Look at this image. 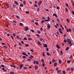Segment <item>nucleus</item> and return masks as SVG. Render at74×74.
<instances>
[{
    "label": "nucleus",
    "instance_id": "55",
    "mask_svg": "<svg viewBox=\"0 0 74 74\" xmlns=\"http://www.w3.org/2000/svg\"><path fill=\"white\" fill-rule=\"evenodd\" d=\"M1 67H4V65H1Z\"/></svg>",
    "mask_w": 74,
    "mask_h": 74
},
{
    "label": "nucleus",
    "instance_id": "29",
    "mask_svg": "<svg viewBox=\"0 0 74 74\" xmlns=\"http://www.w3.org/2000/svg\"><path fill=\"white\" fill-rule=\"evenodd\" d=\"M69 47H67L66 49V51H68L69 50Z\"/></svg>",
    "mask_w": 74,
    "mask_h": 74
},
{
    "label": "nucleus",
    "instance_id": "45",
    "mask_svg": "<svg viewBox=\"0 0 74 74\" xmlns=\"http://www.w3.org/2000/svg\"><path fill=\"white\" fill-rule=\"evenodd\" d=\"M67 63H70V60H68L67 61Z\"/></svg>",
    "mask_w": 74,
    "mask_h": 74
},
{
    "label": "nucleus",
    "instance_id": "25",
    "mask_svg": "<svg viewBox=\"0 0 74 74\" xmlns=\"http://www.w3.org/2000/svg\"><path fill=\"white\" fill-rule=\"evenodd\" d=\"M36 36H38V37H40V36L38 34H36Z\"/></svg>",
    "mask_w": 74,
    "mask_h": 74
},
{
    "label": "nucleus",
    "instance_id": "2",
    "mask_svg": "<svg viewBox=\"0 0 74 74\" xmlns=\"http://www.w3.org/2000/svg\"><path fill=\"white\" fill-rule=\"evenodd\" d=\"M34 64H36H36H39V62L37 61H36L34 60Z\"/></svg>",
    "mask_w": 74,
    "mask_h": 74
},
{
    "label": "nucleus",
    "instance_id": "53",
    "mask_svg": "<svg viewBox=\"0 0 74 74\" xmlns=\"http://www.w3.org/2000/svg\"><path fill=\"white\" fill-rule=\"evenodd\" d=\"M52 61L53 62H55V60L54 59H53Z\"/></svg>",
    "mask_w": 74,
    "mask_h": 74
},
{
    "label": "nucleus",
    "instance_id": "47",
    "mask_svg": "<svg viewBox=\"0 0 74 74\" xmlns=\"http://www.w3.org/2000/svg\"><path fill=\"white\" fill-rule=\"evenodd\" d=\"M66 70H67V71H69V70H70V68H68L66 69Z\"/></svg>",
    "mask_w": 74,
    "mask_h": 74
},
{
    "label": "nucleus",
    "instance_id": "64",
    "mask_svg": "<svg viewBox=\"0 0 74 74\" xmlns=\"http://www.w3.org/2000/svg\"><path fill=\"white\" fill-rule=\"evenodd\" d=\"M13 22H14V23H16V21H13Z\"/></svg>",
    "mask_w": 74,
    "mask_h": 74
},
{
    "label": "nucleus",
    "instance_id": "28",
    "mask_svg": "<svg viewBox=\"0 0 74 74\" xmlns=\"http://www.w3.org/2000/svg\"><path fill=\"white\" fill-rule=\"evenodd\" d=\"M10 74H14V73L13 72H10Z\"/></svg>",
    "mask_w": 74,
    "mask_h": 74
},
{
    "label": "nucleus",
    "instance_id": "16",
    "mask_svg": "<svg viewBox=\"0 0 74 74\" xmlns=\"http://www.w3.org/2000/svg\"><path fill=\"white\" fill-rule=\"evenodd\" d=\"M20 26H23V24L22 23H20L19 24Z\"/></svg>",
    "mask_w": 74,
    "mask_h": 74
},
{
    "label": "nucleus",
    "instance_id": "63",
    "mask_svg": "<svg viewBox=\"0 0 74 74\" xmlns=\"http://www.w3.org/2000/svg\"><path fill=\"white\" fill-rule=\"evenodd\" d=\"M3 71H4V72H6V70L5 69V70H3Z\"/></svg>",
    "mask_w": 74,
    "mask_h": 74
},
{
    "label": "nucleus",
    "instance_id": "58",
    "mask_svg": "<svg viewBox=\"0 0 74 74\" xmlns=\"http://www.w3.org/2000/svg\"><path fill=\"white\" fill-rule=\"evenodd\" d=\"M59 8H60L58 6L57 7V10H59Z\"/></svg>",
    "mask_w": 74,
    "mask_h": 74
},
{
    "label": "nucleus",
    "instance_id": "40",
    "mask_svg": "<svg viewBox=\"0 0 74 74\" xmlns=\"http://www.w3.org/2000/svg\"><path fill=\"white\" fill-rule=\"evenodd\" d=\"M25 46L26 47H29V45H28V44H27L25 45Z\"/></svg>",
    "mask_w": 74,
    "mask_h": 74
},
{
    "label": "nucleus",
    "instance_id": "60",
    "mask_svg": "<svg viewBox=\"0 0 74 74\" xmlns=\"http://www.w3.org/2000/svg\"><path fill=\"white\" fill-rule=\"evenodd\" d=\"M72 13L73 14V15H74V11H73L72 12Z\"/></svg>",
    "mask_w": 74,
    "mask_h": 74
},
{
    "label": "nucleus",
    "instance_id": "34",
    "mask_svg": "<svg viewBox=\"0 0 74 74\" xmlns=\"http://www.w3.org/2000/svg\"><path fill=\"white\" fill-rule=\"evenodd\" d=\"M66 7H69V4H68L67 3L66 4Z\"/></svg>",
    "mask_w": 74,
    "mask_h": 74
},
{
    "label": "nucleus",
    "instance_id": "5",
    "mask_svg": "<svg viewBox=\"0 0 74 74\" xmlns=\"http://www.w3.org/2000/svg\"><path fill=\"white\" fill-rule=\"evenodd\" d=\"M66 31L67 32H71V29L70 28H69V29H67Z\"/></svg>",
    "mask_w": 74,
    "mask_h": 74
},
{
    "label": "nucleus",
    "instance_id": "22",
    "mask_svg": "<svg viewBox=\"0 0 74 74\" xmlns=\"http://www.w3.org/2000/svg\"><path fill=\"white\" fill-rule=\"evenodd\" d=\"M35 24L36 25V26H38V23L37 22H35Z\"/></svg>",
    "mask_w": 74,
    "mask_h": 74
},
{
    "label": "nucleus",
    "instance_id": "3",
    "mask_svg": "<svg viewBox=\"0 0 74 74\" xmlns=\"http://www.w3.org/2000/svg\"><path fill=\"white\" fill-rule=\"evenodd\" d=\"M43 47H45V48H47L48 46H47V44L44 43L43 45Z\"/></svg>",
    "mask_w": 74,
    "mask_h": 74
},
{
    "label": "nucleus",
    "instance_id": "56",
    "mask_svg": "<svg viewBox=\"0 0 74 74\" xmlns=\"http://www.w3.org/2000/svg\"><path fill=\"white\" fill-rule=\"evenodd\" d=\"M43 30V29H42V28L41 27L40 28V31H42V30Z\"/></svg>",
    "mask_w": 74,
    "mask_h": 74
},
{
    "label": "nucleus",
    "instance_id": "32",
    "mask_svg": "<svg viewBox=\"0 0 74 74\" xmlns=\"http://www.w3.org/2000/svg\"><path fill=\"white\" fill-rule=\"evenodd\" d=\"M16 37L17 39H19V36L18 35H16Z\"/></svg>",
    "mask_w": 74,
    "mask_h": 74
},
{
    "label": "nucleus",
    "instance_id": "41",
    "mask_svg": "<svg viewBox=\"0 0 74 74\" xmlns=\"http://www.w3.org/2000/svg\"><path fill=\"white\" fill-rule=\"evenodd\" d=\"M24 40H27V39L26 37H25L23 39Z\"/></svg>",
    "mask_w": 74,
    "mask_h": 74
},
{
    "label": "nucleus",
    "instance_id": "49",
    "mask_svg": "<svg viewBox=\"0 0 74 74\" xmlns=\"http://www.w3.org/2000/svg\"><path fill=\"white\" fill-rule=\"evenodd\" d=\"M58 70H59V68H56V71H58Z\"/></svg>",
    "mask_w": 74,
    "mask_h": 74
},
{
    "label": "nucleus",
    "instance_id": "35",
    "mask_svg": "<svg viewBox=\"0 0 74 74\" xmlns=\"http://www.w3.org/2000/svg\"><path fill=\"white\" fill-rule=\"evenodd\" d=\"M34 6L35 7H37V5L36 4H34Z\"/></svg>",
    "mask_w": 74,
    "mask_h": 74
},
{
    "label": "nucleus",
    "instance_id": "20",
    "mask_svg": "<svg viewBox=\"0 0 74 74\" xmlns=\"http://www.w3.org/2000/svg\"><path fill=\"white\" fill-rule=\"evenodd\" d=\"M62 73H63V74H65L66 73V71H62Z\"/></svg>",
    "mask_w": 74,
    "mask_h": 74
},
{
    "label": "nucleus",
    "instance_id": "6",
    "mask_svg": "<svg viewBox=\"0 0 74 74\" xmlns=\"http://www.w3.org/2000/svg\"><path fill=\"white\" fill-rule=\"evenodd\" d=\"M51 27V25L49 24L47 25V29H49Z\"/></svg>",
    "mask_w": 74,
    "mask_h": 74
},
{
    "label": "nucleus",
    "instance_id": "50",
    "mask_svg": "<svg viewBox=\"0 0 74 74\" xmlns=\"http://www.w3.org/2000/svg\"><path fill=\"white\" fill-rule=\"evenodd\" d=\"M37 11H40V9L39 8H38L37 9Z\"/></svg>",
    "mask_w": 74,
    "mask_h": 74
},
{
    "label": "nucleus",
    "instance_id": "39",
    "mask_svg": "<svg viewBox=\"0 0 74 74\" xmlns=\"http://www.w3.org/2000/svg\"><path fill=\"white\" fill-rule=\"evenodd\" d=\"M60 53L61 55H62V54H63V52H62V51L61 50Z\"/></svg>",
    "mask_w": 74,
    "mask_h": 74
},
{
    "label": "nucleus",
    "instance_id": "4",
    "mask_svg": "<svg viewBox=\"0 0 74 74\" xmlns=\"http://www.w3.org/2000/svg\"><path fill=\"white\" fill-rule=\"evenodd\" d=\"M41 3H42V1H40L38 2V5H40V4H41Z\"/></svg>",
    "mask_w": 74,
    "mask_h": 74
},
{
    "label": "nucleus",
    "instance_id": "8",
    "mask_svg": "<svg viewBox=\"0 0 74 74\" xmlns=\"http://www.w3.org/2000/svg\"><path fill=\"white\" fill-rule=\"evenodd\" d=\"M25 31H27V30H28V27H25Z\"/></svg>",
    "mask_w": 74,
    "mask_h": 74
},
{
    "label": "nucleus",
    "instance_id": "17",
    "mask_svg": "<svg viewBox=\"0 0 74 74\" xmlns=\"http://www.w3.org/2000/svg\"><path fill=\"white\" fill-rule=\"evenodd\" d=\"M16 18H17V19H19V16L17 15H16Z\"/></svg>",
    "mask_w": 74,
    "mask_h": 74
},
{
    "label": "nucleus",
    "instance_id": "15",
    "mask_svg": "<svg viewBox=\"0 0 74 74\" xmlns=\"http://www.w3.org/2000/svg\"><path fill=\"white\" fill-rule=\"evenodd\" d=\"M38 44H39V45H41V43H40V41H38Z\"/></svg>",
    "mask_w": 74,
    "mask_h": 74
},
{
    "label": "nucleus",
    "instance_id": "13",
    "mask_svg": "<svg viewBox=\"0 0 74 74\" xmlns=\"http://www.w3.org/2000/svg\"><path fill=\"white\" fill-rule=\"evenodd\" d=\"M35 69H38V66L37 65L35 66Z\"/></svg>",
    "mask_w": 74,
    "mask_h": 74
},
{
    "label": "nucleus",
    "instance_id": "31",
    "mask_svg": "<svg viewBox=\"0 0 74 74\" xmlns=\"http://www.w3.org/2000/svg\"><path fill=\"white\" fill-rule=\"evenodd\" d=\"M13 35L14 36V37H15V36H16L15 34V33H13Z\"/></svg>",
    "mask_w": 74,
    "mask_h": 74
},
{
    "label": "nucleus",
    "instance_id": "51",
    "mask_svg": "<svg viewBox=\"0 0 74 74\" xmlns=\"http://www.w3.org/2000/svg\"><path fill=\"white\" fill-rule=\"evenodd\" d=\"M40 40L41 41H44V40L42 39L41 38H40Z\"/></svg>",
    "mask_w": 74,
    "mask_h": 74
},
{
    "label": "nucleus",
    "instance_id": "59",
    "mask_svg": "<svg viewBox=\"0 0 74 74\" xmlns=\"http://www.w3.org/2000/svg\"><path fill=\"white\" fill-rule=\"evenodd\" d=\"M45 22V21H44L43 20V21H42V23H44V22Z\"/></svg>",
    "mask_w": 74,
    "mask_h": 74
},
{
    "label": "nucleus",
    "instance_id": "48",
    "mask_svg": "<svg viewBox=\"0 0 74 74\" xmlns=\"http://www.w3.org/2000/svg\"><path fill=\"white\" fill-rule=\"evenodd\" d=\"M23 59H25V58H26V56H23Z\"/></svg>",
    "mask_w": 74,
    "mask_h": 74
},
{
    "label": "nucleus",
    "instance_id": "46",
    "mask_svg": "<svg viewBox=\"0 0 74 74\" xmlns=\"http://www.w3.org/2000/svg\"><path fill=\"white\" fill-rule=\"evenodd\" d=\"M23 55H26V53H25L23 52L22 53Z\"/></svg>",
    "mask_w": 74,
    "mask_h": 74
},
{
    "label": "nucleus",
    "instance_id": "38",
    "mask_svg": "<svg viewBox=\"0 0 74 74\" xmlns=\"http://www.w3.org/2000/svg\"><path fill=\"white\" fill-rule=\"evenodd\" d=\"M73 58V56L72 55H71V56L70 57V59H71Z\"/></svg>",
    "mask_w": 74,
    "mask_h": 74
},
{
    "label": "nucleus",
    "instance_id": "30",
    "mask_svg": "<svg viewBox=\"0 0 74 74\" xmlns=\"http://www.w3.org/2000/svg\"><path fill=\"white\" fill-rule=\"evenodd\" d=\"M42 56H45V54L44 52H43Z\"/></svg>",
    "mask_w": 74,
    "mask_h": 74
},
{
    "label": "nucleus",
    "instance_id": "26",
    "mask_svg": "<svg viewBox=\"0 0 74 74\" xmlns=\"http://www.w3.org/2000/svg\"><path fill=\"white\" fill-rule=\"evenodd\" d=\"M23 3L24 5H26V1H24Z\"/></svg>",
    "mask_w": 74,
    "mask_h": 74
},
{
    "label": "nucleus",
    "instance_id": "18",
    "mask_svg": "<svg viewBox=\"0 0 74 74\" xmlns=\"http://www.w3.org/2000/svg\"><path fill=\"white\" fill-rule=\"evenodd\" d=\"M14 3H15L16 5H18V2H17L16 1H15L14 2Z\"/></svg>",
    "mask_w": 74,
    "mask_h": 74
},
{
    "label": "nucleus",
    "instance_id": "54",
    "mask_svg": "<svg viewBox=\"0 0 74 74\" xmlns=\"http://www.w3.org/2000/svg\"><path fill=\"white\" fill-rule=\"evenodd\" d=\"M10 37H11L12 40H14V37H13L12 36H10Z\"/></svg>",
    "mask_w": 74,
    "mask_h": 74
},
{
    "label": "nucleus",
    "instance_id": "10",
    "mask_svg": "<svg viewBox=\"0 0 74 74\" xmlns=\"http://www.w3.org/2000/svg\"><path fill=\"white\" fill-rule=\"evenodd\" d=\"M23 65L22 64H21L20 66V69H22V67H23Z\"/></svg>",
    "mask_w": 74,
    "mask_h": 74
},
{
    "label": "nucleus",
    "instance_id": "61",
    "mask_svg": "<svg viewBox=\"0 0 74 74\" xmlns=\"http://www.w3.org/2000/svg\"><path fill=\"white\" fill-rule=\"evenodd\" d=\"M21 44H23L24 43H23V41H21Z\"/></svg>",
    "mask_w": 74,
    "mask_h": 74
},
{
    "label": "nucleus",
    "instance_id": "12",
    "mask_svg": "<svg viewBox=\"0 0 74 74\" xmlns=\"http://www.w3.org/2000/svg\"><path fill=\"white\" fill-rule=\"evenodd\" d=\"M56 47H57V48H58V49H60V47L58 45H56Z\"/></svg>",
    "mask_w": 74,
    "mask_h": 74
},
{
    "label": "nucleus",
    "instance_id": "1",
    "mask_svg": "<svg viewBox=\"0 0 74 74\" xmlns=\"http://www.w3.org/2000/svg\"><path fill=\"white\" fill-rule=\"evenodd\" d=\"M66 41L67 42H68L69 44V45H70V46H71V45H73L71 40L70 39H67L66 40Z\"/></svg>",
    "mask_w": 74,
    "mask_h": 74
},
{
    "label": "nucleus",
    "instance_id": "44",
    "mask_svg": "<svg viewBox=\"0 0 74 74\" xmlns=\"http://www.w3.org/2000/svg\"><path fill=\"white\" fill-rule=\"evenodd\" d=\"M71 70L72 71H73V70H74V68H71Z\"/></svg>",
    "mask_w": 74,
    "mask_h": 74
},
{
    "label": "nucleus",
    "instance_id": "42",
    "mask_svg": "<svg viewBox=\"0 0 74 74\" xmlns=\"http://www.w3.org/2000/svg\"><path fill=\"white\" fill-rule=\"evenodd\" d=\"M25 13H26V14H29V12L28 11H26L25 12Z\"/></svg>",
    "mask_w": 74,
    "mask_h": 74
},
{
    "label": "nucleus",
    "instance_id": "33",
    "mask_svg": "<svg viewBox=\"0 0 74 74\" xmlns=\"http://www.w3.org/2000/svg\"><path fill=\"white\" fill-rule=\"evenodd\" d=\"M45 22H49V20H45Z\"/></svg>",
    "mask_w": 74,
    "mask_h": 74
},
{
    "label": "nucleus",
    "instance_id": "11",
    "mask_svg": "<svg viewBox=\"0 0 74 74\" xmlns=\"http://www.w3.org/2000/svg\"><path fill=\"white\" fill-rule=\"evenodd\" d=\"M47 54L48 56H51V54L48 52L47 53Z\"/></svg>",
    "mask_w": 74,
    "mask_h": 74
},
{
    "label": "nucleus",
    "instance_id": "19",
    "mask_svg": "<svg viewBox=\"0 0 74 74\" xmlns=\"http://www.w3.org/2000/svg\"><path fill=\"white\" fill-rule=\"evenodd\" d=\"M20 7H23V4L22 3H21L20 4Z\"/></svg>",
    "mask_w": 74,
    "mask_h": 74
},
{
    "label": "nucleus",
    "instance_id": "37",
    "mask_svg": "<svg viewBox=\"0 0 74 74\" xmlns=\"http://www.w3.org/2000/svg\"><path fill=\"white\" fill-rule=\"evenodd\" d=\"M65 10L66 11V12H68V9H67V8H66L65 9Z\"/></svg>",
    "mask_w": 74,
    "mask_h": 74
},
{
    "label": "nucleus",
    "instance_id": "52",
    "mask_svg": "<svg viewBox=\"0 0 74 74\" xmlns=\"http://www.w3.org/2000/svg\"><path fill=\"white\" fill-rule=\"evenodd\" d=\"M46 49L47 51H49V49H48V48H47Z\"/></svg>",
    "mask_w": 74,
    "mask_h": 74
},
{
    "label": "nucleus",
    "instance_id": "21",
    "mask_svg": "<svg viewBox=\"0 0 74 74\" xmlns=\"http://www.w3.org/2000/svg\"><path fill=\"white\" fill-rule=\"evenodd\" d=\"M57 65V63H54V66H56Z\"/></svg>",
    "mask_w": 74,
    "mask_h": 74
},
{
    "label": "nucleus",
    "instance_id": "7",
    "mask_svg": "<svg viewBox=\"0 0 74 74\" xmlns=\"http://www.w3.org/2000/svg\"><path fill=\"white\" fill-rule=\"evenodd\" d=\"M53 16H55L56 17H57V18H58V16L56 14H53Z\"/></svg>",
    "mask_w": 74,
    "mask_h": 74
},
{
    "label": "nucleus",
    "instance_id": "57",
    "mask_svg": "<svg viewBox=\"0 0 74 74\" xmlns=\"http://www.w3.org/2000/svg\"><path fill=\"white\" fill-rule=\"evenodd\" d=\"M31 32H32V33H34V31L33 30H32V29H31Z\"/></svg>",
    "mask_w": 74,
    "mask_h": 74
},
{
    "label": "nucleus",
    "instance_id": "43",
    "mask_svg": "<svg viewBox=\"0 0 74 74\" xmlns=\"http://www.w3.org/2000/svg\"><path fill=\"white\" fill-rule=\"evenodd\" d=\"M37 32L38 33V34H40V33H41L40 31H37Z\"/></svg>",
    "mask_w": 74,
    "mask_h": 74
},
{
    "label": "nucleus",
    "instance_id": "62",
    "mask_svg": "<svg viewBox=\"0 0 74 74\" xmlns=\"http://www.w3.org/2000/svg\"><path fill=\"white\" fill-rule=\"evenodd\" d=\"M30 51H31V52H33L34 50L33 49H32V50H30Z\"/></svg>",
    "mask_w": 74,
    "mask_h": 74
},
{
    "label": "nucleus",
    "instance_id": "23",
    "mask_svg": "<svg viewBox=\"0 0 74 74\" xmlns=\"http://www.w3.org/2000/svg\"><path fill=\"white\" fill-rule=\"evenodd\" d=\"M60 71H61L60 70H58L57 71V72L58 73H59L60 72Z\"/></svg>",
    "mask_w": 74,
    "mask_h": 74
},
{
    "label": "nucleus",
    "instance_id": "9",
    "mask_svg": "<svg viewBox=\"0 0 74 74\" xmlns=\"http://www.w3.org/2000/svg\"><path fill=\"white\" fill-rule=\"evenodd\" d=\"M59 64H61L62 63V60L60 59L58 60Z\"/></svg>",
    "mask_w": 74,
    "mask_h": 74
},
{
    "label": "nucleus",
    "instance_id": "24",
    "mask_svg": "<svg viewBox=\"0 0 74 74\" xmlns=\"http://www.w3.org/2000/svg\"><path fill=\"white\" fill-rule=\"evenodd\" d=\"M28 39L29 40H32L33 39L32 38H28Z\"/></svg>",
    "mask_w": 74,
    "mask_h": 74
},
{
    "label": "nucleus",
    "instance_id": "36",
    "mask_svg": "<svg viewBox=\"0 0 74 74\" xmlns=\"http://www.w3.org/2000/svg\"><path fill=\"white\" fill-rule=\"evenodd\" d=\"M64 41L65 43H66V42H67V40H66V39H64Z\"/></svg>",
    "mask_w": 74,
    "mask_h": 74
},
{
    "label": "nucleus",
    "instance_id": "27",
    "mask_svg": "<svg viewBox=\"0 0 74 74\" xmlns=\"http://www.w3.org/2000/svg\"><path fill=\"white\" fill-rule=\"evenodd\" d=\"M66 21L68 23H69L70 22V21H69V19H67Z\"/></svg>",
    "mask_w": 74,
    "mask_h": 74
},
{
    "label": "nucleus",
    "instance_id": "14",
    "mask_svg": "<svg viewBox=\"0 0 74 74\" xmlns=\"http://www.w3.org/2000/svg\"><path fill=\"white\" fill-rule=\"evenodd\" d=\"M57 22L58 23H60V20H59V19L58 18H57Z\"/></svg>",
    "mask_w": 74,
    "mask_h": 74
}]
</instances>
